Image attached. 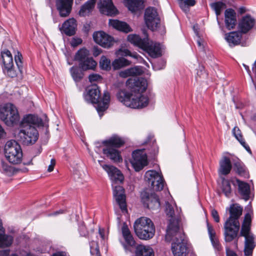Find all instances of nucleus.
Returning <instances> with one entry per match:
<instances>
[{
  "instance_id": "nucleus-1",
  "label": "nucleus",
  "mask_w": 256,
  "mask_h": 256,
  "mask_svg": "<svg viewBox=\"0 0 256 256\" xmlns=\"http://www.w3.org/2000/svg\"><path fill=\"white\" fill-rule=\"evenodd\" d=\"M42 126V120L37 116L26 115L20 122V126L21 129L16 134L15 138L24 144H34L38 138V132L36 126Z\"/></svg>"
},
{
  "instance_id": "nucleus-2",
  "label": "nucleus",
  "mask_w": 256,
  "mask_h": 256,
  "mask_svg": "<svg viewBox=\"0 0 256 256\" xmlns=\"http://www.w3.org/2000/svg\"><path fill=\"white\" fill-rule=\"evenodd\" d=\"M165 239L167 242L173 241L172 251L174 256H186L188 254L187 240L184 234L180 231L179 225L176 221H172L167 228Z\"/></svg>"
},
{
  "instance_id": "nucleus-3",
  "label": "nucleus",
  "mask_w": 256,
  "mask_h": 256,
  "mask_svg": "<svg viewBox=\"0 0 256 256\" xmlns=\"http://www.w3.org/2000/svg\"><path fill=\"white\" fill-rule=\"evenodd\" d=\"M230 216L224 224V236L226 242H231L237 238L240 230L239 218L242 215L243 208L238 204H234L229 208Z\"/></svg>"
},
{
  "instance_id": "nucleus-4",
  "label": "nucleus",
  "mask_w": 256,
  "mask_h": 256,
  "mask_svg": "<svg viewBox=\"0 0 256 256\" xmlns=\"http://www.w3.org/2000/svg\"><path fill=\"white\" fill-rule=\"evenodd\" d=\"M144 33L146 36L142 38L136 34H130L128 36V40L134 46H138L146 52L151 57L156 58L161 56V50L159 44L150 41L148 35L145 32Z\"/></svg>"
},
{
  "instance_id": "nucleus-5",
  "label": "nucleus",
  "mask_w": 256,
  "mask_h": 256,
  "mask_svg": "<svg viewBox=\"0 0 256 256\" xmlns=\"http://www.w3.org/2000/svg\"><path fill=\"white\" fill-rule=\"evenodd\" d=\"M86 100L96 104V109L100 116L108 108V104L110 100V96L108 92L104 94L103 97H100V90L97 85L94 84L88 86L87 88V94L85 96Z\"/></svg>"
},
{
  "instance_id": "nucleus-6",
  "label": "nucleus",
  "mask_w": 256,
  "mask_h": 256,
  "mask_svg": "<svg viewBox=\"0 0 256 256\" xmlns=\"http://www.w3.org/2000/svg\"><path fill=\"white\" fill-rule=\"evenodd\" d=\"M102 143L105 146L102 149V152L107 158L114 162H122L120 152L118 150L125 144L124 140L122 138L118 136H114L109 139L103 141Z\"/></svg>"
},
{
  "instance_id": "nucleus-7",
  "label": "nucleus",
  "mask_w": 256,
  "mask_h": 256,
  "mask_svg": "<svg viewBox=\"0 0 256 256\" xmlns=\"http://www.w3.org/2000/svg\"><path fill=\"white\" fill-rule=\"evenodd\" d=\"M134 228L136 234L141 240H150L154 237L155 234L153 222L146 217L138 218L134 224Z\"/></svg>"
},
{
  "instance_id": "nucleus-8",
  "label": "nucleus",
  "mask_w": 256,
  "mask_h": 256,
  "mask_svg": "<svg viewBox=\"0 0 256 256\" xmlns=\"http://www.w3.org/2000/svg\"><path fill=\"white\" fill-rule=\"evenodd\" d=\"M125 90H120L116 94L118 100L126 106L134 108H140L146 106L149 99L146 96H134Z\"/></svg>"
},
{
  "instance_id": "nucleus-9",
  "label": "nucleus",
  "mask_w": 256,
  "mask_h": 256,
  "mask_svg": "<svg viewBox=\"0 0 256 256\" xmlns=\"http://www.w3.org/2000/svg\"><path fill=\"white\" fill-rule=\"evenodd\" d=\"M20 118L17 108L11 103H7L0 108V120L7 126L16 124Z\"/></svg>"
},
{
  "instance_id": "nucleus-10",
  "label": "nucleus",
  "mask_w": 256,
  "mask_h": 256,
  "mask_svg": "<svg viewBox=\"0 0 256 256\" xmlns=\"http://www.w3.org/2000/svg\"><path fill=\"white\" fill-rule=\"evenodd\" d=\"M4 154L10 163L18 164L22 160V152L21 147L14 140L6 142L4 146Z\"/></svg>"
},
{
  "instance_id": "nucleus-11",
  "label": "nucleus",
  "mask_w": 256,
  "mask_h": 256,
  "mask_svg": "<svg viewBox=\"0 0 256 256\" xmlns=\"http://www.w3.org/2000/svg\"><path fill=\"white\" fill-rule=\"evenodd\" d=\"M74 60L78 63L79 68L83 71L94 70L97 66V62L92 57L90 56L89 51L82 48L79 50L76 54Z\"/></svg>"
},
{
  "instance_id": "nucleus-12",
  "label": "nucleus",
  "mask_w": 256,
  "mask_h": 256,
  "mask_svg": "<svg viewBox=\"0 0 256 256\" xmlns=\"http://www.w3.org/2000/svg\"><path fill=\"white\" fill-rule=\"evenodd\" d=\"M2 59V71L4 73L10 78H15L18 75V70L14 66L13 58L10 52L6 50L1 52Z\"/></svg>"
},
{
  "instance_id": "nucleus-13",
  "label": "nucleus",
  "mask_w": 256,
  "mask_h": 256,
  "mask_svg": "<svg viewBox=\"0 0 256 256\" xmlns=\"http://www.w3.org/2000/svg\"><path fill=\"white\" fill-rule=\"evenodd\" d=\"M144 149L136 150L132 153V158L130 160V163L136 172L142 170L148 164L146 154Z\"/></svg>"
},
{
  "instance_id": "nucleus-14",
  "label": "nucleus",
  "mask_w": 256,
  "mask_h": 256,
  "mask_svg": "<svg viewBox=\"0 0 256 256\" xmlns=\"http://www.w3.org/2000/svg\"><path fill=\"white\" fill-rule=\"evenodd\" d=\"M146 178L151 188L154 191H160L164 188V180L162 175L156 170H148Z\"/></svg>"
},
{
  "instance_id": "nucleus-15",
  "label": "nucleus",
  "mask_w": 256,
  "mask_h": 256,
  "mask_svg": "<svg viewBox=\"0 0 256 256\" xmlns=\"http://www.w3.org/2000/svg\"><path fill=\"white\" fill-rule=\"evenodd\" d=\"M144 19L147 26L152 30L156 29L160 22L158 12L154 8L149 7L146 9Z\"/></svg>"
},
{
  "instance_id": "nucleus-16",
  "label": "nucleus",
  "mask_w": 256,
  "mask_h": 256,
  "mask_svg": "<svg viewBox=\"0 0 256 256\" xmlns=\"http://www.w3.org/2000/svg\"><path fill=\"white\" fill-rule=\"evenodd\" d=\"M126 84L132 92L138 94L137 96H142L141 93L144 92L146 90L148 86L146 80L142 78L128 79Z\"/></svg>"
},
{
  "instance_id": "nucleus-17",
  "label": "nucleus",
  "mask_w": 256,
  "mask_h": 256,
  "mask_svg": "<svg viewBox=\"0 0 256 256\" xmlns=\"http://www.w3.org/2000/svg\"><path fill=\"white\" fill-rule=\"evenodd\" d=\"M113 186V195L116 204L118 205L122 212H127L124 189L122 186L119 185Z\"/></svg>"
},
{
  "instance_id": "nucleus-18",
  "label": "nucleus",
  "mask_w": 256,
  "mask_h": 256,
  "mask_svg": "<svg viewBox=\"0 0 256 256\" xmlns=\"http://www.w3.org/2000/svg\"><path fill=\"white\" fill-rule=\"evenodd\" d=\"M94 42L104 48H109L114 42V38L104 32H95L93 34Z\"/></svg>"
},
{
  "instance_id": "nucleus-19",
  "label": "nucleus",
  "mask_w": 256,
  "mask_h": 256,
  "mask_svg": "<svg viewBox=\"0 0 256 256\" xmlns=\"http://www.w3.org/2000/svg\"><path fill=\"white\" fill-rule=\"evenodd\" d=\"M122 232L126 242V244H122L123 247L126 252H132V248L135 246L136 242L130 230L126 224H124L122 226Z\"/></svg>"
},
{
  "instance_id": "nucleus-20",
  "label": "nucleus",
  "mask_w": 256,
  "mask_h": 256,
  "mask_svg": "<svg viewBox=\"0 0 256 256\" xmlns=\"http://www.w3.org/2000/svg\"><path fill=\"white\" fill-rule=\"evenodd\" d=\"M57 10L61 17L69 16L72 9L73 0H56Z\"/></svg>"
},
{
  "instance_id": "nucleus-21",
  "label": "nucleus",
  "mask_w": 256,
  "mask_h": 256,
  "mask_svg": "<svg viewBox=\"0 0 256 256\" xmlns=\"http://www.w3.org/2000/svg\"><path fill=\"white\" fill-rule=\"evenodd\" d=\"M102 168L108 172L114 184L122 182L124 177L121 172L116 168L107 164L102 166Z\"/></svg>"
},
{
  "instance_id": "nucleus-22",
  "label": "nucleus",
  "mask_w": 256,
  "mask_h": 256,
  "mask_svg": "<svg viewBox=\"0 0 256 256\" xmlns=\"http://www.w3.org/2000/svg\"><path fill=\"white\" fill-rule=\"evenodd\" d=\"M102 168L108 172L114 184L122 182L124 177L121 172L116 168L107 164L102 166Z\"/></svg>"
},
{
  "instance_id": "nucleus-23",
  "label": "nucleus",
  "mask_w": 256,
  "mask_h": 256,
  "mask_svg": "<svg viewBox=\"0 0 256 256\" xmlns=\"http://www.w3.org/2000/svg\"><path fill=\"white\" fill-rule=\"evenodd\" d=\"M102 168L108 172L114 184L122 182L124 177L121 172L116 168L107 164L102 166Z\"/></svg>"
},
{
  "instance_id": "nucleus-24",
  "label": "nucleus",
  "mask_w": 256,
  "mask_h": 256,
  "mask_svg": "<svg viewBox=\"0 0 256 256\" xmlns=\"http://www.w3.org/2000/svg\"><path fill=\"white\" fill-rule=\"evenodd\" d=\"M98 6L102 14L112 16L118 13V10L114 5L112 0H100Z\"/></svg>"
},
{
  "instance_id": "nucleus-25",
  "label": "nucleus",
  "mask_w": 256,
  "mask_h": 256,
  "mask_svg": "<svg viewBox=\"0 0 256 256\" xmlns=\"http://www.w3.org/2000/svg\"><path fill=\"white\" fill-rule=\"evenodd\" d=\"M255 24V20L250 15L243 16L238 22V28L241 32L246 34L250 30Z\"/></svg>"
},
{
  "instance_id": "nucleus-26",
  "label": "nucleus",
  "mask_w": 256,
  "mask_h": 256,
  "mask_svg": "<svg viewBox=\"0 0 256 256\" xmlns=\"http://www.w3.org/2000/svg\"><path fill=\"white\" fill-rule=\"evenodd\" d=\"M226 28L230 30L234 28L236 24V13L232 8H228L224 12Z\"/></svg>"
},
{
  "instance_id": "nucleus-27",
  "label": "nucleus",
  "mask_w": 256,
  "mask_h": 256,
  "mask_svg": "<svg viewBox=\"0 0 256 256\" xmlns=\"http://www.w3.org/2000/svg\"><path fill=\"white\" fill-rule=\"evenodd\" d=\"M144 196L146 200L147 207L148 208H159L160 206V201L157 194L154 192L148 195L145 192L142 196V199L144 200Z\"/></svg>"
},
{
  "instance_id": "nucleus-28",
  "label": "nucleus",
  "mask_w": 256,
  "mask_h": 256,
  "mask_svg": "<svg viewBox=\"0 0 256 256\" xmlns=\"http://www.w3.org/2000/svg\"><path fill=\"white\" fill-rule=\"evenodd\" d=\"M76 22L75 19L72 18L66 20L63 24L62 28L63 32L68 36H72L76 34Z\"/></svg>"
},
{
  "instance_id": "nucleus-29",
  "label": "nucleus",
  "mask_w": 256,
  "mask_h": 256,
  "mask_svg": "<svg viewBox=\"0 0 256 256\" xmlns=\"http://www.w3.org/2000/svg\"><path fill=\"white\" fill-rule=\"evenodd\" d=\"M232 168V164L230 158L227 156H224L220 161L219 174L226 176L230 173Z\"/></svg>"
},
{
  "instance_id": "nucleus-30",
  "label": "nucleus",
  "mask_w": 256,
  "mask_h": 256,
  "mask_svg": "<svg viewBox=\"0 0 256 256\" xmlns=\"http://www.w3.org/2000/svg\"><path fill=\"white\" fill-rule=\"evenodd\" d=\"M236 182L238 186L239 194L246 200H249L250 195V186L249 184L238 178H236Z\"/></svg>"
},
{
  "instance_id": "nucleus-31",
  "label": "nucleus",
  "mask_w": 256,
  "mask_h": 256,
  "mask_svg": "<svg viewBox=\"0 0 256 256\" xmlns=\"http://www.w3.org/2000/svg\"><path fill=\"white\" fill-rule=\"evenodd\" d=\"M206 225L209 237L213 247L218 251L220 250L222 247L216 236V233L213 226L209 224L208 220L206 221Z\"/></svg>"
},
{
  "instance_id": "nucleus-32",
  "label": "nucleus",
  "mask_w": 256,
  "mask_h": 256,
  "mask_svg": "<svg viewBox=\"0 0 256 256\" xmlns=\"http://www.w3.org/2000/svg\"><path fill=\"white\" fill-rule=\"evenodd\" d=\"M244 254L245 256H250L252 254L253 250L256 246L254 236V234L244 238Z\"/></svg>"
},
{
  "instance_id": "nucleus-33",
  "label": "nucleus",
  "mask_w": 256,
  "mask_h": 256,
  "mask_svg": "<svg viewBox=\"0 0 256 256\" xmlns=\"http://www.w3.org/2000/svg\"><path fill=\"white\" fill-rule=\"evenodd\" d=\"M109 24L114 28L126 33L130 32L132 30L129 25L126 22L118 20H110Z\"/></svg>"
},
{
  "instance_id": "nucleus-34",
  "label": "nucleus",
  "mask_w": 256,
  "mask_h": 256,
  "mask_svg": "<svg viewBox=\"0 0 256 256\" xmlns=\"http://www.w3.org/2000/svg\"><path fill=\"white\" fill-rule=\"evenodd\" d=\"M242 38L241 32H232L226 34V39L230 46H236L240 44Z\"/></svg>"
},
{
  "instance_id": "nucleus-35",
  "label": "nucleus",
  "mask_w": 256,
  "mask_h": 256,
  "mask_svg": "<svg viewBox=\"0 0 256 256\" xmlns=\"http://www.w3.org/2000/svg\"><path fill=\"white\" fill-rule=\"evenodd\" d=\"M135 256H154V252L150 246L139 244L136 247Z\"/></svg>"
},
{
  "instance_id": "nucleus-36",
  "label": "nucleus",
  "mask_w": 256,
  "mask_h": 256,
  "mask_svg": "<svg viewBox=\"0 0 256 256\" xmlns=\"http://www.w3.org/2000/svg\"><path fill=\"white\" fill-rule=\"evenodd\" d=\"M144 0H128V7L132 12L138 11L142 9Z\"/></svg>"
},
{
  "instance_id": "nucleus-37",
  "label": "nucleus",
  "mask_w": 256,
  "mask_h": 256,
  "mask_svg": "<svg viewBox=\"0 0 256 256\" xmlns=\"http://www.w3.org/2000/svg\"><path fill=\"white\" fill-rule=\"evenodd\" d=\"M96 0H88L83 6H82L79 11L80 16H84L88 14L94 8Z\"/></svg>"
},
{
  "instance_id": "nucleus-38",
  "label": "nucleus",
  "mask_w": 256,
  "mask_h": 256,
  "mask_svg": "<svg viewBox=\"0 0 256 256\" xmlns=\"http://www.w3.org/2000/svg\"><path fill=\"white\" fill-rule=\"evenodd\" d=\"M14 241L12 236L8 234H0V248H6L10 246Z\"/></svg>"
},
{
  "instance_id": "nucleus-39",
  "label": "nucleus",
  "mask_w": 256,
  "mask_h": 256,
  "mask_svg": "<svg viewBox=\"0 0 256 256\" xmlns=\"http://www.w3.org/2000/svg\"><path fill=\"white\" fill-rule=\"evenodd\" d=\"M232 132L235 138L240 143V144L246 149V150L250 152V149L249 146L244 142V139L241 134L240 128L238 126H235L232 130Z\"/></svg>"
},
{
  "instance_id": "nucleus-40",
  "label": "nucleus",
  "mask_w": 256,
  "mask_h": 256,
  "mask_svg": "<svg viewBox=\"0 0 256 256\" xmlns=\"http://www.w3.org/2000/svg\"><path fill=\"white\" fill-rule=\"evenodd\" d=\"M0 171L8 176H12L14 173L13 167L9 166L4 160H0Z\"/></svg>"
},
{
  "instance_id": "nucleus-41",
  "label": "nucleus",
  "mask_w": 256,
  "mask_h": 256,
  "mask_svg": "<svg viewBox=\"0 0 256 256\" xmlns=\"http://www.w3.org/2000/svg\"><path fill=\"white\" fill-rule=\"evenodd\" d=\"M80 68L73 66L70 68V72L74 80L77 82L82 80L84 76V73Z\"/></svg>"
},
{
  "instance_id": "nucleus-42",
  "label": "nucleus",
  "mask_w": 256,
  "mask_h": 256,
  "mask_svg": "<svg viewBox=\"0 0 256 256\" xmlns=\"http://www.w3.org/2000/svg\"><path fill=\"white\" fill-rule=\"evenodd\" d=\"M130 64V61L124 58L116 59L112 64V66L114 70H119L122 67L128 66Z\"/></svg>"
},
{
  "instance_id": "nucleus-43",
  "label": "nucleus",
  "mask_w": 256,
  "mask_h": 256,
  "mask_svg": "<svg viewBox=\"0 0 256 256\" xmlns=\"http://www.w3.org/2000/svg\"><path fill=\"white\" fill-rule=\"evenodd\" d=\"M234 170L239 176H247L248 172L245 166L240 161H237L234 164Z\"/></svg>"
},
{
  "instance_id": "nucleus-44",
  "label": "nucleus",
  "mask_w": 256,
  "mask_h": 256,
  "mask_svg": "<svg viewBox=\"0 0 256 256\" xmlns=\"http://www.w3.org/2000/svg\"><path fill=\"white\" fill-rule=\"evenodd\" d=\"M222 190L226 197L230 198L232 192L230 182L224 178H222Z\"/></svg>"
},
{
  "instance_id": "nucleus-45",
  "label": "nucleus",
  "mask_w": 256,
  "mask_h": 256,
  "mask_svg": "<svg viewBox=\"0 0 256 256\" xmlns=\"http://www.w3.org/2000/svg\"><path fill=\"white\" fill-rule=\"evenodd\" d=\"M211 8L215 12L217 16H220L222 12L226 8V6L224 2L219 1L210 4Z\"/></svg>"
},
{
  "instance_id": "nucleus-46",
  "label": "nucleus",
  "mask_w": 256,
  "mask_h": 256,
  "mask_svg": "<svg viewBox=\"0 0 256 256\" xmlns=\"http://www.w3.org/2000/svg\"><path fill=\"white\" fill-rule=\"evenodd\" d=\"M145 143L146 144L151 146V148H148V150H150V152L154 156L158 153V148L156 144V140H153V136H149Z\"/></svg>"
},
{
  "instance_id": "nucleus-47",
  "label": "nucleus",
  "mask_w": 256,
  "mask_h": 256,
  "mask_svg": "<svg viewBox=\"0 0 256 256\" xmlns=\"http://www.w3.org/2000/svg\"><path fill=\"white\" fill-rule=\"evenodd\" d=\"M100 67L102 70L106 71L111 69V62L110 60L106 56H102L99 62Z\"/></svg>"
},
{
  "instance_id": "nucleus-48",
  "label": "nucleus",
  "mask_w": 256,
  "mask_h": 256,
  "mask_svg": "<svg viewBox=\"0 0 256 256\" xmlns=\"http://www.w3.org/2000/svg\"><path fill=\"white\" fill-rule=\"evenodd\" d=\"M166 214L170 217V222L168 227L170 224V223L172 222V221H176L178 224V221L174 218V208L168 202L166 203Z\"/></svg>"
},
{
  "instance_id": "nucleus-49",
  "label": "nucleus",
  "mask_w": 256,
  "mask_h": 256,
  "mask_svg": "<svg viewBox=\"0 0 256 256\" xmlns=\"http://www.w3.org/2000/svg\"><path fill=\"white\" fill-rule=\"evenodd\" d=\"M116 54L118 56H130L131 57L137 58L138 55L136 52L132 53L128 50L126 48L119 49L116 52Z\"/></svg>"
},
{
  "instance_id": "nucleus-50",
  "label": "nucleus",
  "mask_w": 256,
  "mask_h": 256,
  "mask_svg": "<svg viewBox=\"0 0 256 256\" xmlns=\"http://www.w3.org/2000/svg\"><path fill=\"white\" fill-rule=\"evenodd\" d=\"M15 62L17 66L18 71L22 74L23 70L22 65V54L19 52H17L14 56Z\"/></svg>"
},
{
  "instance_id": "nucleus-51",
  "label": "nucleus",
  "mask_w": 256,
  "mask_h": 256,
  "mask_svg": "<svg viewBox=\"0 0 256 256\" xmlns=\"http://www.w3.org/2000/svg\"><path fill=\"white\" fill-rule=\"evenodd\" d=\"M250 234H253L250 232V226L242 224L240 236L245 238L246 236H250Z\"/></svg>"
},
{
  "instance_id": "nucleus-52",
  "label": "nucleus",
  "mask_w": 256,
  "mask_h": 256,
  "mask_svg": "<svg viewBox=\"0 0 256 256\" xmlns=\"http://www.w3.org/2000/svg\"><path fill=\"white\" fill-rule=\"evenodd\" d=\"M130 70L131 76H140L143 72L141 68L138 66H134V68H130Z\"/></svg>"
},
{
  "instance_id": "nucleus-53",
  "label": "nucleus",
  "mask_w": 256,
  "mask_h": 256,
  "mask_svg": "<svg viewBox=\"0 0 256 256\" xmlns=\"http://www.w3.org/2000/svg\"><path fill=\"white\" fill-rule=\"evenodd\" d=\"M207 74L205 72L204 68L202 66H199L197 72V76L196 77V79H198V77L200 78H205L206 77Z\"/></svg>"
},
{
  "instance_id": "nucleus-54",
  "label": "nucleus",
  "mask_w": 256,
  "mask_h": 256,
  "mask_svg": "<svg viewBox=\"0 0 256 256\" xmlns=\"http://www.w3.org/2000/svg\"><path fill=\"white\" fill-rule=\"evenodd\" d=\"M102 79V76L96 74H92L88 76V80L90 82H97Z\"/></svg>"
},
{
  "instance_id": "nucleus-55",
  "label": "nucleus",
  "mask_w": 256,
  "mask_h": 256,
  "mask_svg": "<svg viewBox=\"0 0 256 256\" xmlns=\"http://www.w3.org/2000/svg\"><path fill=\"white\" fill-rule=\"evenodd\" d=\"M252 222L251 216L249 213L245 214L244 222L242 224L248 226H250Z\"/></svg>"
},
{
  "instance_id": "nucleus-56",
  "label": "nucleus",
  "mask_w": 256,
  "mask_h": 256,
  "mask_svg": "<svg viewBox=\"0 0 256 256\" xmlns=\"http://www.w3.org/2000/svg\"><path fill=\"white\" fill-rule=\"evenodd\" d=\"M211 215L216 222H220V219L218 211L215 209H212L211 211Z\"/></svg>"
},
{
  "instance_id": "nucleus-57",
  "label": "nucleus",
  "mask_w": 256,
  "mask_h": 256,
  "mask_svg": "<svg viewBox=\"0 0 256 256\" xmlns=\"http://www.w3.org/2000/svg\"><path fill=\"white\" fill-rule=\"evenodd\" d=\"M79 230L82 236H86L88 234L86 226L84 224H82L79 226Z\"/></svg>"
},
{
  "instance_id": "nucleus-58",
  "label": "nucleus",
  "mask_w": 256,
  "mask_h": 256,
  "mask_svg": "<svg viewBox=\"0 0 256 256\" xmlns=\"http://www.w3.org/2000/svg\"><path fill=\"white\" fill-rule=\"evenodd\" d=\"M119 76L120 77L123 78H126L127 77L131 76L130 68L120 71L119 72Z\"/></svg>"
},
{
  "instance_id": "nucleus-59",
  "label": "nucleus",
  "mask_w": 256,
  "mask_h": 256,
  "mask_svg": "<svg viewBox=\"0 0 256 256\" xmlns=\"http://www.w3.org/2000/svg\"><path fill=\"white\" fill-rule=\"evenodd\" d=\"M90 253L92 255H95V256H101L99 248L98 246H96V248L91 247Z\"/></svg>"
},
{
  "instance_id": "nucleus-60",
  "label": "nucleus",
  "mask_w": 256,
  "mask_h": 256,
  "mask_svg": "<svg viewBox=\"0 0 256 256\" xmlns=\"http://www.w3.org/2000/svg\"><path fill=\"white\" fill-rule=\"evenodd\" d=\"M179 6L180 8L184 11H186L188 9V7L186 4L184 0H180L178 2Z\"/></svg>"
},
{
  "instance_id": "nucleus-61",
  "label": "nucleus",
  "mask_w": 256,
  "mask_h": 256,
  "mask_svg": "<svg viewBox=\"0 0 256 256\" xmlns=\"http://www.w3.org/2000/svg\"><path fill=\"white\" fill-rule=\"evenodd\" d=\"M102 52V50L98 46H94L92 50V54L94 56H97Z\"/></svg>"
},
{
  "instance_id": "nucleus-62",
  "label": "nucleus",
  "mask_w": 256,
  "mask_h": 256,
  "mask_svg": "<svg viewBox=\"0 0 256 256\" xmlns=\"http://www.w3.org/2000/svg\"><path fill=\"white\" fill-rule=\"evenodd\" d=\"M56 165V160L54 158H52L50 160V164L49 165L48 171V172H51L54 170V167Z\"/></svg>"
},
{
  "instance_id": "nucleus-63",
  "label": "nucleus",
  "mask_w": 256,
  "mask_h": 256,
  "mask_svg": "<svg viewBox=\"0 0 256 256\" xmlns=\"http://www.w3.org/2000/svg\"><path fill=\"white\" fill-rule=\"evenodd\" d=\"M82 42V40L80 38H73L72 41V45L75 46L80 44Z\"/></svg>"
},
{
  "instance_id": "nucleus-64",
  "label": "nucleus",
  "mask_w": 256,
  "mask_h": 256,
  "mask_svg": "<svg viewBox=\"0 0 256 256\" xmlns=\"http://www.w3.org/2000/svg\"><path fill=\"white\" fill-rule=\"evenodd\" d=\"M51 256H67V254L65 252L58 251L52 254Z\"/></svg>"
}]
</instances>
